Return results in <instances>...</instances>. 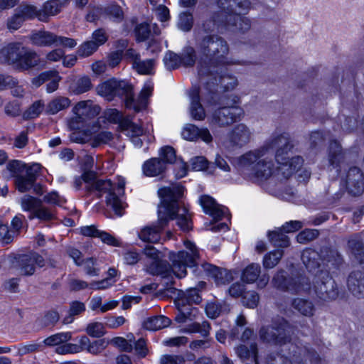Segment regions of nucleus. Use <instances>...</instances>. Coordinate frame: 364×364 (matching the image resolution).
Masks as SVG:
<instances>
[{"instance_id":"nucleus-1","label":"nucleus","mask_w":364,"mask_h":364,"mask_svg":"<svg viewBox=\"0 0 364 364\" xmlns=\"http://www.w3.org/2000/svg\"><path fill=\"white\" fill-rule=\"evenodd\" d=\"M291 148L287 134L274 136L262 146L238 156L236 168L243 178L249 180L282 182L303 164L301 157L291 156Z\"/></svg>"},{"instance_id":"nucleus-2","label":"nucleus","mask_w":364,"mask_h":364,"mask_svg":"<svg viewBox=\"0 0 364 364\" xmlns=\"http://www.w3.org/2000/svg\"><path fill=\"white\" fill-rule=\"evenodd\" d=\"M196 46L199 53L198 60V75L211 76L220 82L225 90L233 89L237 85V79L227 74L228 66L240 64L239 60L228 56L229 46L221 37L214 35L196 36Z\"/></svg>"},{"instance_id":"nucleus-3","label":"nucleus","mask_w":364,"mask_h":364,"mask_svg":"<svg viewBox=\"0 0 364 364\" xmlns=\"http://www.w3.org/2000/svg\"><path fill=\"white\" fill-rule=\"evenodd\" d=\"M161 203L158 206V222L156 225H147L138 232V237L144 242L156 243L160 241L161 232L171 220L183 231L192 228L191 215L186 207L181 206L178 199L183 194V188L179 184L163 187L158 191Z\"/></svg>"},{"instance_id":"nucleus-4","label":"nucleus","mask_w":364,"mask_h":364,"mask_svg":"<svg viewBox=\"0 0 364 364\" xmlns=\"http://www.w3.org/2000/svg\"><path fill=\"white\" fill-rule=\"evenodd\" d=\"M249 0H218V5L221 9L219 16L213 21H208L203 25L200 33L203 36L208 35L209 32L214 31L216 24H223L227 29L245 31L250 28V21L246 17L240 16L241 13H246L250 8Z\"/></svg>"},{"instance_id":"nucleus-5","label":"nucleus","mask_w":364,"mask_h":364,"mask_svg":"<svg viewBox=\"0 0 364 364\" xmlns=\"http://www.w3.org/2000/svg\"><path fill=\"white\" fill-rule=\"evenodd\" d=\"M92 174L85 173L81 177L75 178V186L80 188L82 182H85V188L89 191H96L100 195L106 193V203L110 206L116 214L121 215V210L123 204L121 197L124 192L125 180L122 176L117 178V181L114 183L110 180H92Z\"/></svg>"},{"instance_id":"nucleus-6","label":"nucleus","mask_w":364,"mask_h":364,"mask_svg":"<svg viewBox=\"0 0 364 364\" xmlns=\"http://www.w3.org/2000/svg\"><path fill=\"white\" fill-rule=\"evenodd\" d=\"M239 103L240 98L236 95L221 98L219 107L215 109L210 117L211 122L220 127H225L240 119L244 111L238 105Z\"/></svg>"},{"instance_id":"nucleus-7","label":"nucleus","mask_w":364,"mask_h":364,"mask_svg":"<svg viewBox=\"0 0 364 364\" xmlns=\"http://www.w3.org/2000/svg\"><path fill=\"white\" fill-rule=\"evenodd\" d=\"M183 244L186 250L169 253L171 269L178 278L185 277L187 274V267L195 266L199 258V250L193 242L185 240Z\"/></svg>"},{"instance_id":"nucleus-8","label":"nucleus","mask_w":364,"mask_h":364,"mask_svg":"<svg viewBox=\"0 0 364 364\" xmlns=\"http://www.w3.org/2000/svg\"><path fill=\"white\" fill-rule=\"evenodd\" d=\"M73 117L69 125L72 129L79 130L87 122L95 119L101 112L100 107L92 100L80 101L73 107Z\"/></svg>"},{"instance_id":"nucleus-9","label":"nucleus","mask_w":364,"mask_h":364,"mask_svg":"<svg viewBox=\"0 0 364 364\" xmlns=\"http://www.w3.org/2000/svg\"><path fill=\"white\" fill-rule=\"evenodd\" d=\"M272 283L277 289L296 294L307 292L311 289V286L307 277H298L287 279L283 270L277 272L274 276Z\"/></svg>"},{"instance_id":"nucleus-10","label":"nucleus","mask_w":364,"mask_h":364,"mask_svg":"<svg viewBox=\"0 0 364 364\" xmlns=\"http://www.w3.org/2000/svg\"><path fill=\"white\" fill-rule=\"evenodd\" d=\"M97 93L111 101L116 96L128 95L132 91V86L125 80L111 79L97 87Z\"/></svg>"},{"instance_id":"nucleus-11","label":"nucleus","mask_w":364,"mask_h":364,"mask_svg":"<svg viewBox=\"0 0 364 364\" xmlns=\"http://www.w3.org/2000/svg\"><path fill=\"white\" fill-rule=\"evenodd\" d=\"M321 281H316L314 286L315 294L320 299L327 301L335 299L338 296V291L334 280L328 273L321 272L318 276Z\"/></svg>"},{"instance_id":"nucleus-12","label":"nucleus","mask_w":364,"mask_h":364,"mask_svg":"<svg viewBox=\"0 0 364 364\" xmlns=\"http://www.w3.org/2000/svg\"><path fill=\"white\" fill-rule=\"evenodd\" d=\"M252 130L245 124L235 125L228 134V141L223 144V146L229 149L231 147L241 148L250 142L252 138Z\"/></svg>"},{"instance_id":"nucleus-13","label":"nucleus","mask_w":364,"mask_h":364,"mask_svg":"<svg viewBox=\"0 0 364 364\" xmlns=\"http://www.w3.org/2000/svg\"><path fill=\"white\" fill-rule=\"evenodd\" d=\"M289 326L286 321H283L278 327H262L259 331L260 338L262 341L273 343L282 344L287 342V333Z\"/></svg>"},{"instance_id":"nucleus-14","label":"nucleus","mask_w":364,"mask_h":364,"mask_svg":"<svg viewBox=\"0 0 364 364\" xmlns=\"http://www.w3.org/2000/svg\"><path fill=\"white\" fill-rule=\"evenodd\" d=\"M200 301V296L196 289L188 290L184 294L183 297L180 299L182 306L179 309V311L182 316H177V320L180 322H186L187 318L191 319V315H193V317H196L198 314V309L196 308L188 307L185 305V303L186 302L190 305L191 304H199Z\"/></svg>"},{"instance_id":"nucleus-15","label":"nucleus","mask_w":364,"mask_h":364,"mask_svg":"<svg viewBox=\"0 0 364 364\" xmlns=\"http://www.w3.org/2000/svg\"><path fill=\"white\" fill-rule=\"evenodd\" d=\"M39 170L40 165L35 164L29 166L24 173L18 176L15 179V185L18 191L24 193L30 190L34 185Z\"/></svg>"},{"instance_id":"nucleus-16","label":"nucleus","mask_w":364,"mask_h":364,"mask_svg":"<svg viewBox=\"0 0 364 364\" xmlns=\"http://www.w3.org/2000/svg\"><path fill=\"white\" fill-rule=\"evenodd\" d=\"M154 89L153 82L150 80L146 81L136 100L133 97H128L126 101V106L139 112L145 109L148 104V98L151 95Z\"/></svg>"},{"instance_id":"nucleus-17","label":"nucleus","mask_w":364,"mask_h":364,"mask_svg":"<svg viewBox=\"0 0 364 364\" xmlns=\"http://www.w3.org/2000/svg\"><path fill=\"white\" fill-rule=\"evenodd\" d=\"M199 201L203 211L213 219L220 220L226 217L227 208L218 205L212 197L205 195L200 198Z\"/></svg>"},{"instance_id":"nucleus-18","label":"nucleus","mask_w":364,"mask_h":364,"mask_svg":"<svg viewBox=\"0 0 364 364\" xmlns=\"http://www.w3.org/2000/svg\"><path fill=\"white\" fill-rule=\"evenodd\" d=\"M35 265L44 266L43 258L37 253L21 256L18 261V270L23 275H31L35 271Z\"/></svg>"},{"instance_id":"nucleus-19","label":"nucleus","mask_w":364,"mask_h":364,"mask_svg":"<svg viewBox=\"0 0 364 364\" xmlns=\"http://www.w3.org/2000/svg\"><path fill=\"white\" fill-rule=\"evenodd\" d=\"M346 186L353 196H359L363 192V176L358 168L353 167L349 170L347 174Z\"/></svg>"},{"instance_id":"nucleus-20","label":"nucleus","mask_w":364,"mask_h":364,"mask_svg":"<svg viewBox=\"0 0 364 364\" xmlns=\"http://www.w3.org/2000/svg\"><path fill=\"white\" fill-rule=\"evenodd\" d=\"M23 45L19 43H9L0 50V62L14 65L17 64L22 51Z\"/></svg>"},{"instance_id":"nucleus-21","label":"nucleus","mask_w":364,"mask_h":364,"mask_svg":"<svg viewBox=\"0 0 364 364\" xmlns=\"http://www.w3.org/2000/svg\"><path fill=\"white\" fill-rule=\"evenodd\" d=\"M80 233L86 237H99L101 240L109 245L114 247L120 246L119 241L110 234L98 230L95 225L81 227Z\"/></svg>"},{"instance_id":"nucleus-22","label":"nucleus","mask_w":364,"mask_h":364,"mask_svg":"<svg viewBox=\"0 0 364 364\" xmlns=\"http://www.w3.org/2000/svg\"><path fill=\"white\" fill-rule=\"evenodd\" d=\"M181 135L184 139L193 141L200 138L205 143L212 141V136L208 129H199L193 124L186 125L182 130Z\"/></svg>"},{"instance_id":"nucleus-23","label":"nucleus","mask_w":364,"mask_h":364,"mask_svg":"<svg viewBox=\"0 0 364 364\" xmlns=\"http://www.w3.org/2000/svg\"><path fill=\"white\" fill-rule=\"evenodd\" d=\"M166 169L164 161L159 158H151L142 165L143 173L148 177L162 176Z\"/></svg>"},{"instance_id":"nucleus-24","label":"nucleus","mask_w":364,"mask_h":364,"mask_svg":"<svg viewBox=\"0 0 364 364\" xmlns=\"http://www.w3.org/2000/svg\"><path fill=\"white\" fill-rule=\"evenodd\" d=\"M190 114L196 120H203L205 117V112L200 102V92L197 87H193L190 91Z\"/></svg>"},{"instance_id":"nucleus-25","label":"nucleus","mask_w":364,"mask_h":364,"mask_svg":"<svg viewBox=\"0 0 364 364\" xmlns=\"http://www.w3.org/2000/svg\"><path fill=\"white\" fill-rule=\"evenodd\" d=\"M39 63V58L36 52L23 46L19 60L16 65L21 70H28Z\"/></svg>"},{"instance_id":"nucleus-26","label":"nucleus","mask_w":364,"mask_h":364,"mask_svg":"<svg viewBox=\"0 0 364 364\" xmlns=\"http://www.w3.org/2000/svg\"><path fill=\"white\" fill-rule=\"evenodd\" d=\"M348 287L355 296L360 298L364 296V272H352L348 279Z\"/></svg>"},{"instance_id":"nucleus-27","label":"nucleus","mask_w":364,"mask_h":364,"mask_svg":"<svg viewBox=\"0 0 364 364\" xmlns=\"http://www.w3.org/2000/svg\"><path fill=\"white\" fill-rule=\"evenodd\" d=\"M56 39L57 35L46 31H36L30 36L32 44L41 47H48L55 45Z\"/></svg>"},{"instance_id":"nucleus-28","label":"nucleus","mask_w":364,"mask_h":364,"mask_svg":"<svg viewBox=\"0 0 364 364\" xmlns=\"http://www.w3.org/2000/svg\"><path fill=\"white\" fill-rule=\"evenodd\" d=\"M63 7L59 0H48L40 9L39 21H46L50 16L58 14Z\"/></svg>"},{"instance_id":"nucleus-29","label":"nucleus","mask_w":364,"mask_h":364,"mask_svg":"<svg viewBox=\"0 0 364 364\" xmlns=\"http://www.w3.org/2000/svg\"><path fill=\"white\" fill-rule=\"evenodd\" d=\"M68 97L58 96L53 98L46 106V112L50 114H55L61 110L67 109L70 105Z\"/></svg>"},{"instance_id":"nucleus-30","label":"nucleus","mask_w":364,"mask_h":364,"mask_svg":"<svg viewBox=\"0 0 364 364\" xmlns=\"http://www.w3.org/2000/svg\"><path fill=\"white\" fill-rule=\"evenodd\" d=\"M170 323L171 320L168 318L157 316L147 318L144 323V326L149 331H158L168 326Z\"/></svg>"},{"instance_id":"nucleus-31","label":"nucleus","mask_w":364,"mask_h":364,"mask_svg":"<svg viewBox=\"0 0 364 364\" xmlns=\"http://www.w3.org/2000/svg\"><path fill=\"white\" fill-rule=\"evenodd\" d=\"M92 87L91 80L87 76L80 77L74 80L70 85V90L75 95L87 92Z\"/></svg>"},{"instance_id":"nucleus-32","label":"nucleus","mask_w":364,"mask_h":364,"mask_svg":"<svg viewBox=\"0 0 364 364\" xmlns=\"http://www.w3.org/2000/svg\"><path fill=\"white\" fill-rule=\"evenodd\" d=\"M237 355L242 360L252 359L257 364V348L256 344H251L250 348L245 345L235 348Z\"/></svg>"},{"instance_id":"nucleus-33","label":"nucleus","mask_w":364,"mask_h":364,"mask_svg":"<svg viewBox=\"0 0 364 364\" xmlns=\"http://www.w3.org/2000/svg\"><path fill=\"white\" fill-rule=\"evenodd\" d=\"M318 255L313 250H306L301 255V259L309 272H314L319 267Z\"/></svg>"},{"instance_id":"nucleus-34","label":"nucleus","mask_w":364,"mask_h":364,"mask_svg":"<svg viewBox=\"0 0 364 364\" xmlns=\"http://www.w3.org/2000/svg\"><path fill=\"white\" fill-rule=\"evenodd\" d=\"M113 139L114 135L111 132L101 131L91 137L90 145L96 148L102 145L110 144Z\"/></svg>"},{"instance_id":"nucleus-35","label":"nucleus","mask_w":364,"mask_h":364,"mask_svg":"<svg viewBox=\"0 0 364 364\" xmlns=\"http://www.w3.org/2000/svg\"><path fill=\"white\" fill-rule=\"evenodd\" d=\"M268 236L269 240L276 247H286L289 245V237L281 228L269 232Z\"/></svg>"},{"instance_id":"nucleus-36","label":"nucleus","mask_w":364,"mask_h":364,"mask_svg":"<svg viewBox=\"0 0 364 364\" xmlns=\"http://www.w3.org/2000/svg\"><path fill=\"white\" fill-rule=\"evenodd\" d=\"M210 330V326L209 323L203 321L202 323H193L183 328L181 331L184 333H199L203 338H207L209 336Z\"/></svg>"},{"instance_id":"nucleus-37","label":"nucleus","mask_w":364,"mask_h":364,"mask_svg":"<svg viewBox=\"0 0 364 364\" xmlns=\"http://www.w3.org/2000/svg\"><path fill=\"white\" fill-rule=\"evenodd\" d=\"M292 304L294 308L302 315L306 316L314 315V306L311 301L298 298L294 300Z\"/></svg>"},{"instance_id":"nucleus-38","label":"nucleus","mask_w":364,"mask_h":364,"mask_svg":"<svg viewBox=\"0 0 364 364\" xmlns=\"http://www.w3.org/2000/svg\"><path fill=\"white\" fill-rule=\"evenodd\" d=\"M260 266L258 264H251L247 266L243 271L242 279L247 283H253L259 277L260 274Z\"/></svg>"},{"instance_id":"nucleus-39","label":"nucleus","mask_w":364,"mask_h":364,"mask_svg":"<svg viewBox=\"0 0 364 364\" xmlns=\"http://www.w3.org/2000/svg\"><path fill=\"white\" fill-rule=\"evenodd\" d=\"M154 60H141L138 58L137 55L133 62V67L136 70L142 75L152 74L154 70Z\"/></svg>"},{"instance_id":"nucleus-40","label":"nucleus","mask_w":364,"mask_h":364,"mask_svg":"<svg viewBox=\"0 0 364 364\" xmlns=\"http://www.w3.org/2000/svg\"><path fill=\"white\" fill-rule=\"evenodd\" d=\"M121 130L126 131L127 134L131 138L136 136H142L144 133L141 127L133 123L129 118L122 121L121 123Z\"/></svg>"},{"instance_id":"nucleus-41","label":"nucleus","mask_w":364,"mask_h":364,"mask_svg":"<svg viewBox=\"0 0 364 364\" xmlns=\"http://www.w3.org/2000/svg\"><path fill=\"white\" fill-rule=\"evenodd\" d=\"M144 253L147 257L153 259V264L151 267H148L147 271L152 274H156L159 272L158 268V259L159 256V251L151 245H147L144 249Z\"/></svg>"},{"instance_id":"nucleus-42","label":"nucleus","mask_w":364,"mask_h":364,"mask_svg":"<svg viewBox=\"0 0 364 364\" xmlns=\"http://www.w3.org/2000/svg\"><path fill=\"white\" fill-rule=\"evenodd\" d=\"M71 338V333L69 332L58 333L46 338L43 343L48 346H59Z\"/></svg>"},{"instance_id":"nucleus-43","label":"nucleus","mask_w":364,"mask_h":364,"mask_svg":"<svg viewBox=\"0 0 364 364\" xmlns=\"http://www.w3.org/2000/svg\"><path fill=\"white\" fill-rule=\"evenodd\" d=\"M283 256L282 250H274L265 255L263 258V265L265 268L272 269L280 261Z\"/></svg>"},{"instance_id":"nucleus-44","label":"nucleus","mask_w":364,"mask_h":364,"mask_svg":"<svg viewBox=\"0 0 364 364\" xmlns=\"http://www.w3.org/2000/svg\"><path fill=\"white\" fill-rule=\"evenodd\" d=\"M196 62V51L191 46L186 47L181 55V65L191 67Z\"/></svg>"},{"instance_id":"nucleus-45","label":"nucleus","mask_w":364,"mask_h":364,"mask_svg":"<svg viewBox=\"0 0 364 364\" xmlns=\"http://www.w3.org/2000/svg\"><path fill=\"white\" fill-rule=\"evenodd\" d=\"M17 11L23 17V20L32 19L37 18L39 20V14H41L40 9L35 6L26 5L21 6L17 9Z\"/></svg>"},{"instance_id":"nucleus-46","label":"nucleus","mask_w":364,"mask_h":364,"mask_svg":"<svg viewBox=\"0 0 364 364\" xmlns=\"http://www.w3.org/2000/svg\"><path fill=\"white\" fill-rule=\"evenodd\" d=\"M27 168H28V167L18 160L11 161L6 165V169L15 178H17L18 176L24 173Z\"/></svg>"},{"instance_id":"nucleus-47","label":"nucleus","mask_w":364,"mask_h":364,"mask_svg":"<svg viewBox=\"0 0 364 364\" xmlns=\"http://www.w3.org/2000/svg\"><path fill=\"white\" fill-rule=\"evenodd\" d=\"M98 48L92 41H85L79 46L77 53L82 58L88 57L93 54Z\"/></svg>"},{"instance_id":"nucleus-48","label":"nucleus","mask_w":364,"mask_h":364,"mask_svg":"<svg viewBox=\"0 0 364 364\" xmlns=\"http://www.w3.org/2000/svg\"><path fill=\"white\" fill-rule=\"evenodd\" d=\"M86 332L91 337L100 338L105 333L104 324L97 321L92 322L87 325Z\"/></svg>"},{"instance_id":"nucleus-49","label":"nucleus","mask_w":364,"mask_h":364,"mask_svg":"<svg viewBox=\"0 0 364 364\" xmlns=\"http://www.w3.org/2000/svg\"><path fill=\"white\" fill-rule=\"evenodd\" d=\"M204 267L205 270L212 274L217 284H222L225 283L226 281L224 278V276H227L228 274L225 271H222L217 267L212 266L211 264H206Z\"/></svg>"},{"instance_id":"nucleus-50","label":"nucleus","mask_w":364,"mask_h":364,"mask_svg":"<svg viewBox=\"0 0 364 364\" xmlns=\"http://www.w3.org/2000/svg\"><path fill=\"white\" fill-rule=\"evenodd\" d=\"M164 63L168 69H175L181 65V55L173 52H168L164 58Z\"/></svg>"},{"instance_id":"nucleus-51","label":"nucleus","mask_w":364,"mask_h":364,"mask_svg":"<svg viewBox=\"0 0 364 364\" xmlns=\"http://www.w3.org/2000/svg\"><path fill=\"white\" fill-rule=\"evenodd\" d=\"M105 118L114 124H119V127L121 128V123L125 119H128L129 117H124L122 114L116 109H108L104 113Z\"/></svg>"},{"instance_id":"nucleus-52","label":"nucleus","mask_w":364,"mask_h":364,"mask_svg":"<svg viewBox=\"0 0 364 364\" xmlns=\"http://www.w3.org/2000/svg\"><path fill=\"white\" fill-rule=\"evenodd\" d=\"M44 108V104L41 101L35 102L23 114L26 119L37 117Z\"/></svg>"},{"instance_id":"nucleus-53","label":"nucleus","mask_w":364,"mask_h":364,"mask_svg":"<svg viewBox=\"0 0 364 364\" xmlns=\"http://www.w3.org/2000/svg\"><path fill=\"white\" fill-rule=\"evenodd\" d=\"M34 217L43 220H50L55 218V214L47 208L38 206L37 209L32 213V215L30 216L31 218Z\"/></svg>"},{"instance_id":"nucleus-54","label":"nucleus","mask_w":364,"mask_h":364,"mask_svg":"<svg viewBox=\"0 0 364 364\" xmlns=\"http://www.w3.org/2000/svg\"><path fill=\"white\" fill-rule=\"evenodd\" d=\"M85 310V306L84 303L80 301H73L70 305V316L65 318L63 320L64 323H70L73 321V318L71 316L75 315H78L79 314L83 312Z\"/></svg>"},{"instance_id":"nucleus-55","label":"nucleus","mask_w":364,"mask_h":364,"mask_svg":"<svg viewBox=\"0 0 364 364\" xmlns=\"http://www.w3.org/2000/svg\"><path fill=\"white\" fill-rule=\"evenodd\" d=\"M178 28L183 31H188L193 26V16L191 14L184 12L179 16Z\"/></svg>"},{"instance_id":"nucleus-56","label":"nucleus","mask_w":364,"mask_h":364,"mask_svg":"<svg viewBox=\"0 0 364 364\" xmlns=\"http://www.w3.org/2000/svg\"><path fill=\"white\" fill-rule=\"evenodd\" d=\"M43 201L50 205L61 206L66 202V200L57 191H51L43 197Z\"/></svg>"},{"instance_id":"nucleus-57","label":"nucleus","mask_w":364,"mask_h":364,"mask_svg":"<svg viewBox=\"0 0 364 364\" xmlns=\"http://www.w3.org/2000/svg\"><path fill=\"white\" fill-rule=\"evenodd\" d=\"M259 302V295L255 291L245 292L242 296V303L248 308H255Z\"/></svg>"},{"instance_id":"nucleus-58","label":"nucleus","mask_w":364,"mask_h":364,"mask_svg":"<svg viewBox=\"0 0 364 364\" xmlns=\"http://www.w3.org/2000/svg\"><path fill=\"white\" fill-rule=\"evenodd\" d=\"M341 159V149L339 144L334 141L331 144L329 162L331 165L334 166Z\"/></svg>"},{"instance_id":"nucleus-59","label":"nucleus","mask_w":364,"mask_h":364,"mask_svg":"<svg viewBox=\"0 0 364 364\" xmlns=\"http://www.w3.org/2000/svg\"><path fill=\"white\" fill-rule=\"evenodd\" d=\"M38 205V202L36 198L30 196H24L21 198V208L25 211H34L37 209Z\"/></svg>"},{"instance_id":"nucleus-60","label":"nucleus","mask_w":364,"mask_h":364,"mask_svg":"<svg viewBox=\"0 0 364 364\" xmlns=\"http://www.w3.org/2000/svg\"><path fill=\"white\" fill-rule=\"evenodd\" d=\"M318 232L316 230L306 229L301 232L297 236L296 240L299 243H306L316 238Z\"/></svg>"},{"instance_id":"nucleus-61","label":"nucleus","mask_w":364,"mask_h":364,"mask_svg":"<svg viewBox=\"0 0 364 364\" xmlns=\"http://www.w3.org/2000/svg\"><path fill=\"white\" fill-rule=\"evenodd\" d=\"M159 155L161 160L166 163L172 164L176 161V154L174 149L171 146H164L161 149Z\"/></svg>"},{"instance_id":"nucleus-62","label":"nucleus","mask_w":364,"mask_h":364,"mask_svg":"<svg viewBox=\"0 0 364 364\" xmlns=\"http://www.w3.org/2000/svg\"><path fill=\"white\" fill-rule=\"evenodd\" d=\"M23 21V17L16 11V13L8 19L7 28L11 31H16L21 27Z\"/></svg>"},{"instance_id":"nucleus-63","label":"nucleus","mask_w":364,"mask_h":364,"mask_svg":"<svg viewBox=\"0 0 364 364\" xmlns=\"http://www.w3.org/2000/svg\"><path fill=\"white\" fill-rule=\"evenodd\" d=\"M191 166L193 171H203L208 167V161L204 156H196L191 159Z\"/></svg>"},{"instance_id":"nucleus-64","label":"nucleus","mask_w":364,"mask_h":364,"mask_svg":"<svg viewBox=\"0 0 364 364\" xmlns=\"http://www.w3.org/2000/svg\"><path fill=\"white\" fill-rule=\"evenodd\" d=\"M149 33V25L146 23L138 25L135 28V36L138 41H144L147 39Z\"/></svg>"}]
</instances>
